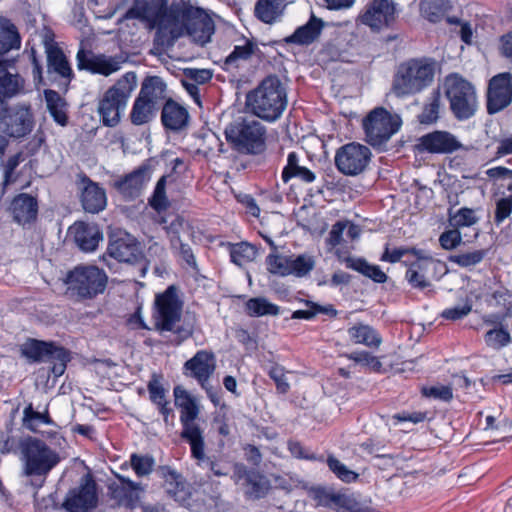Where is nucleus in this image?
Returning a JSON list of instances; mask_svg holds the SVG:
<instances>
[{"instance_id": "nucleus-52", "label": "nucleus", "mask_w": 512, "mask_h": 512, "mask_svg": "<svg viewBox=\"0 0 512 512\" xmlns=\"http://www.w3.org/2000/svg\"><path fill=\"white\" fill-rule=\"evenodd\" d=\"M166 181V176H162L158 180L153 195L149 199L150 206L157 211L158 215L162 214L169 206V201L166 196Z\"/></svg>"}, {"instance_id": "nucleus-2", "label": "nucleus", "mask_w": 512, "mask_h": 512, "mask_svg": "<svg viewBox=\"0 0 512 512\" xmlns=\"http://www.w3.org/2000/svg\"><path fill=\"white\" fill-rule=\"evenodd\" d=\"M22 475L32 478L31 484L41 487L47 475L60 463L59 453L39 438L27 437L19 444Z\"/></svg>"}, {"instance_id": "nucleus-19", "label": "nucleus", "mask_w": 512, "mask_h": 512, "mask_svg": "<svg viewBox=\"0 0 512 512\" xmlns=\"http://www.w3.org/2000/svg\"><path fill=\"white\" fill-rule=\"evenodd\" d=\"M419 149L434 154H447L461 148L457 138L447 131H434L419 139Z\"/></svg>"}, {"instance_id": "nucleus-11", "label": "nucleus", "mask_w": 512, "mask_h": 512, "mask_svg": "<svg viewBox=\"0 0 512 512\" xmlns=\"http://www.w3.org/2000/svg\"><path fill=\"white\" fill-rule=\"evenodd\" d=\"M401 126V119L391 115L384 108L372 110L363 120L366 141L373 147H381L388 142Z\"/></svg>"}, {"instance_id": "nucleus-43", "label": "nucleus", "mask_w": 512, "mask_h": 512, "mask_svg": "<svg viewBox=\"0 0 512 512\" xmlns=\"http://www.w3.org/2000/svg\"><path fill=\"white\" fill-rule=\"evenodd\" d=\"M157 107L149 101L138 96L133 104L130 119L134 125L140 126L148 123L155 115Z\"/></svg>"}, {"instance_id": "nucleus-62", "label": "nucleus", "mask_w": 512, "mask_h": 512, "mask_svg": "<svg viewBox=\"0 0 512 512\" xmlns=\"http://www.w3.org/2000/svg\"><path fill=\"white\" fill-rule=\"evenodd\" d=\"M472 310V304L470 301H465V303L461 305H457L455 307L447 308L442 313L441 316L447 320H459L467 316Z\"/></svg>"}, {"instance_id": "nucleus-35", "label": "nucleus", "mask_w": 512, "mask_h": 512, "mask_svg": "<svg viewBox=\"0 0 512 512\" xmlns=\"http://www.w3.org/2000/svg\"><path fill=\"white\" fill-rule=\"evenodd\" d=\"M349 339L354 344H362L370 348H378L382 343L379 333L370 325L355 323L347 330Z\"/></svg>"}, {"instance_id": "nucleus-9", "label": "nucleus", "mask_w": 512, "mask_h": 512, "mask_svg": "<svg viewBox=\"0 0 512 512\" xmlns=\"http://www.w3.org/2000/svg\"><path fill=\"white\" fill-rule=\"evenodd\" d=\"M175 405L181 408V423L183 429L181 437L186 440L191 447L192 456L198 461L205 460V444L203 432L194 422L199 410L197 404L190 394L181 387L174 389Z\"/></svg>"}, {"instance_id": "nucleus-8", "label": "nucleus", "mask_w": 512, "mask_h": 512, "mask_svg": "<svg viewBox=\"0 0 512 512\" xmlns=\"http://www.w3.org/2000/svg\"><path fill=\"white\" fill-rule=\"evenodd\" d=\"M181 314L182 302L175 286L171 285L163 293L156 295L153 312L156 330L174 332L182 338L189 337L192 328L179 326Z\"/></svg>"}, {"instance_id": "nucleus-37", "label": "nucleus", "mask_w": 512, "mask_h": 512, "mask_svg": "<svg viewBox=\"0 0 512 512\" xmlns=\"http://www.w3.org/2000/svg\"><path fill=\"white\" fill-rule=\"evenodd\" d=\"M166 85L158 76H151L144 80L138 96L158 107L165 98Z\"/></svg>"}, {"instance_id": "nucleus-44", "label": "nucleus", "mask_w": 512, "mask_h": 512, "mask_svg": "<svg viewBox=\"0 0 512 512\" xmlns=\"http://www.w3.org/2000/svg\"><path fill=\"white\" fill-rule=\"evenodd\" d=\"M246 486V496L254 500L264 498L271 488L270 481L257 471L251 472Z\"/></svg>"}, {"instance_id": "nucleus-27", "label": "nucleus", "mask_w": 512, "mask_h": 512, "mask_svg": "<svg viewBox=\"0 0 512 512\" xmlns=\"http://www.w3.org/2000/svg\"><path fill=\"white\" fill-rule=\"evenodd\" d=\"M432 268H434V262L431 257H419L407 269L406 280L413 288L424 289L430 287V271Z\"/></svg>"}, {"instance_id": "nucleus-49", "label": "nucleus", "mask_w": 512, "mask_h": 512, "mask_svg": "<svg viewBox=\"0 0 512 512\" xmlns=\"http://www.w3.org/2000/svg\"><path fill=\"white\" fill-rule=\"evenodd\" d=\"M256 48L253 42L245 40L243 45H236L234 47L233 51L227 56L225 65L227 68L238 67L239 61L248 60L254 54Z\"/></svg>"}, {"instance_id": "nucleus-39", "label": "nucleus", "mask_w": 512, "mask_h": 512, "mask_svg": "<svg viewBox=\"0 0 512 512\" xmlns=\"http://www.w3.org/2000/svg\"><path fill=\"white\" fill-rule=\"evenodd\" d=\"M347 268L358 271L364 276L377 283H384L387 280L386 274L377 265H371L361 258L347 257L344 259Z\"/></svg>"}, {"instance_id": "nucleus-56", "label": "nucleus", "mask_w": 512, "mask_h": 512, "mask_svg": "<svg viewBox=\"0 0 512 512\" xmlns=\"http://www.w3.org/2000/svg\"><path fill=\"white\" fill-rule=\"evenodd\" d=\"M130 463L135 473L141 477L149 475L152 472L155 461L153 457L148 455L132 454Z\"/></svg>"}, {"instance_id": "nucleus-41", "label": "nucleus", "mask_w": 512, "mask_h": 512, "mask_svg": "<svg viewBox=\"0 0 512 512\" xmlns=\"http://www.w3.org/2000/svg\"><path fill=\"white\" fill-rule=\"evenodd\" d=\"M44 95L47 109L54 121L61 126H65L67 124L68 117L66 114V103L64 99L58 92L50 89L45 90Z\"/></svg>"}, {"instance_id": "nucleus-1", "label": "nucleus", "mask_w": 512, "mask_h": 512, "mask_svg": "<svg viewBox=\"0 0 512 512\" xmlns=\"http://www.w3.org/2000/svg\"><path fill=\"white\" fill-rule=\"evenodd\" d=\"M170 19L173 23L167 20V24L162 27L164 48L172 47L184 35L204 45L214 33V23L210 16L203 9L189 3H173Z\"/></svg>"}, {"instance_id": "nucleus-7", "label": "nucleus", "mask_w": 512, "mask_h": 512, "mask_svg": "<svg viewBox=\"0 0 512 512\" xmlns=\"http://www.w3.org/2000/svg\"><path fill=\"white\" fill-rule=\"evenodd\" d=\"M136 86V74L127 72L104 93L98 104V113L105 126L114 127L120 122L131 93Z\"/></svg>"}, {"instance_id": "nucleus-24", "label": "nucleus", "mask_w": 512, "mask_h": 512, "mask_svg": "<svg viewBox=\"0 0 512 512\" xmlns=\"http://www.w3.org/2000/svg\"><path fill=\"white\" fill-rule=\"evenodd\" d=\"M70 233L73 234L79 248L85 252L94 251L102 239V234L96 224L82 221L75 222L70 227Z\"/></svg>"}, {"instance_id": "nucleus-18", "label": "nucleus", "mask_w": 512, "mask_h": 512, "mask_svg": "<svg viewBox=\"0 0 512 512\" xmlns=\"http://www.w3.org/2000/svg\"><path fill=\"white\" fill-rule=\"evenodd\" d=\"M97 503L96 485L86 479L79 487L72 489L64 502V507L69 512H88Z\"/></svg>"}, {"instance_id": "nucleus-26", "label": "nucleus", "mask_w": 512, "mask_h": 512, "mask_svg": "<svg viewBox=\"0 0 512 512\" xmlns=\"http://www.w3.org/2000/svg\"><path fill=\"white\" fill-rule=\"evenodd\" d=\"M155 221L163 226V229L166 231L170 240L172 248L177 247L178 242H180L183 236L190 237L192 235L191 226L179 215L159 214L155 218Z\"/></svg>"}, {"instance_id": "nucleus-40", "label": "nucleus", "mask_w": 512, "mask_h": 512, "mask_svg": "<svg viewBox=\"0 0 512 512\" xmlns=\"http://www.w3.org/2000/svg\"><path fill=\"white\" fill-rule=\"evenodd\" d=\"M420 13L431 23H437L443 19L451 8L449 0H420Z\"/></svg>"}, {"instance_id": "nucleus-59", "label": "nucleus", "mask_w": 512, "mask_h": 512, "mask_svg": "<svg viewBox=\"0 0 512 512\" xmlns=\"http://www.w3.org/2000/svg\"><path fill=\"white\" fill-rule=\"evenodd\" d=\"M462 242V236L458 229L444 231L439 237V243L445 250H452Z\"/></svg>"}, {"instance_id": "nucleus-48", "label": "nucleus", "mask_w": 512, "mask_h": 512, "mask_svg": "<svg viewBox=\"0 0 512 512\" xmlns=\"http://www.w3.org/2000/svg\"><path fill=\"white\" fill-rule=\"evenodd\" d=\"M267 270L275 275L288 276L291 275V256L271 253L266 257Z\"/></svg>"}, {"instance_id": "nucleus-3", "label": "nucleus", "mask_w": 512, "mask_h": 512, "mask_svg": "<svg viewBox=\"0 0 512 512\" xmlns=\"http://www.w3.org/2000/svg\"><path fill=\"white\" fill-rule=\"evenodd\" d=\"M287 106L284 86L276 76L266 77L254 90L246 96V108L253 115L275 121Z\"/></svg>"}, {"instance_id": "nucleus-31", "label": "nucleus", "mask_w": 512, "mask_h": 512, "mask_svg": "<svg viewBox=\"0 0 512 512\" xmlns=\"http://www.w3.org/2000/svg\"><path fill=\"white\" fill-rule=\"evenodd\" d=\"M161 120L165 128L179 131L187 126L189 114L186 108L173 100H168L163 106Z\"/></svg>"}, {"instance_id": "nucleus-46", "label": "nucleus", "mask_w": 512, "mask_h": 512, "mask_svg": "<svg viewBox=\"0 0 512 512\" xmlns=\"http://www.w3.org/2000/svg\"><path fill=\"white\" fill-rule=\"evenodd\" d=\"M41 424H52L48 409L44 412H38L33 409L32 404H29L23 411V426L32 432H36Z\"/></svg>"}, {"instance_id": "nucleus-32", "label": "nucleus", "mask_w": 512, "mask_h": 512, "mask_svg": "<svg viewBox=\"0 0 512 512\" xmlns=\"http://www.w3.org/2000/svg\"><path fill=\"white\" fill-rule=\"evenodd\" d=\"M10 209L16 222L26 224L36 218L37 200L29 194L22 193L13 199Z\"/></svg>"}, {"instance_id": "nucleus-45", "label": "nucleus", "mask_w": 512, "mask_h": 512, "mask_svg": "<svg viewBox=\"0 0 512 512\" xmlns=\"http://www.w3.org/2000/svg\"><path fill=\"white\" fill-rule=\"evenodd\" d=\"M246 311L251 317H260L264 315H278L279 307L270 303L266 298H251L246 302Z\"/></svg>"}, {"instance_id": "nucleus-55", "label": "nucleus", "mask_w": 512, "mask_h": 512, "mask_svg": "<svg viewBox=\"0 0 512 512\" xmlns=\"http://www.w3.org/2000/svg\"><path fill=\"white\" fill-rule=\"evenodd\" d=\"M329 469L343 482L351 483L358 478V474L348 469L343 463L333 456L327 459Z\"/></svg>"}, {"instance_id": "nucleus-17", "label": "nucleus", "mask_w": 512, "mask_h": 512, "mask_svg": "<svg viewBox=\"0 0 512 512\" xmlns=\"http://www.w3.org/2000/svg\"><path fill=\"white\" fill-rule=\"evenodd\" d=\"M512 102V75L500 73L489 81L487 92V110L490 114L497 113Z\"/></svg>"}, {"instance_id": "nucleus-12", "label": "nucleus", "mask_w": 512, "mask_h": 512, "mask_svg": "<svg viewBox=\"0 0 512 512\" xmlns=\"http://www.w3.org/2000/svg\"><path fill=\"white\" fill-rule=\"evenodd\" d=\"M128 14L134 18L145 20L156 28L155 41L164 47L162 27L167 24V20H171L172 4L167 7V0H135Z\"/></svg>"}, {"instance_id": "nucleus-30", "label": "nucleus", "mask_w": 512, "mask_h": 512, "mask_svg": "<svg viewBox=\"0 0 512 512\" xmlns=\"http://www.w3.org/2000/svg\"><path fill=\"white\" fill-rule=\"evenodd\" d=\"M21 47V37L16 25L8 18L0 16V69L3 68L2 57Z\"/></svg>"}, {"instance_id": "nucleus-51", "label": "nucleus", "mask_w": 512, "mask_h": 512, "mask_svg": "<svg viewBox=\"0 0 512 512\" xmlns=\"http://www.w3.org/2000/svg\"><path fill=\"white\" fill-rule=\"evenodd\" d=\"M440 94L438 91L432 93L429 102L424 105L422 112L418 115L421 124H433L439 118Z\"/></svg>"}, {"instance_id": "nucleus-23", "label": "nucleus", "mask_w": 512, "mask_h": 512, "mask_svg": "<svg viewBox=\"0 0 512 512\" xmlns=\"http://www.w3.org/2000/svg\"><path fill=\"white\" fill-rule=\"evenodd\" d=\"M120 483L109 485L111 497L117 501L118 505L133 508L140 500L142 488L139 484L132 482L122 476H118Z\"/></svg>"}, {"instance_id": "nucleus-22", "label": "nucleus", "mask_w": 512, "mask_h": 512, "mask_svg": "<svg viewBox=\"0 0 512 512\" xmlns=\"http://www.w3.org/2000/svg\"><path fill=\"white\" fill-rule=\"evenodd\" d=\"M151 178L150 168L141 166L124 178L115 181V188L127 198L137 197Z\"/></svg>"}, {"instance_id": "nucleus-25", "label": "nucleus", "mask_w": 512, "mask_h": 512, "mask_svg": "<svg viewBox=\"0 0 512 512\" xmlns=\"http://www.w3.org/2000/svg\"><path fill=\"white\" fill-rule=\"evenodd\" d=\"M184 367L190 370L192 376L204 387L215 370L214 355L206 350H200L186 361Z\"/></svg>"}, {"instance_id": "nucleus-61", "label": "nucleus", "mask_w": 512, "mask_h": 512, "mask_svg": "<svg viewBox=\"0 0 512 512\" xmlns=\"http://www.w3.org/2000/svg\"><path fill=\"white\" fill-rule=\"evenodd\" d=\"M269 376L275 382L278 392L285 394L289 391L290 385L283 367L278 365L271 367Z\"/></svg>"}, {"instance_id": "nucleus-14", "label": "nucleus", "mask_w": 512, "mask_h": 512, "mask_svg": "<svg viewBox=\"0 0 512 512\" xmlns=\"http://www.w3.org/2000/svg\"><path fill=\"white\" fill-rule=\"evenodd\" d=\"M370 159L371 151L367 146L349 143L337 150L335 164L342 174L356 176L366 169Z\"/></svg>"}, {"instance_id": "nucleus-54", "label": "nucleus", "mask_w": 512, "mask_h": 512, "mask_svg": "<svg viewBox=\"0 0 512 512\" xmlns=\"http://www.w3.org/2000/svg\"><path fill=\"white\" fill-rule=\"evenodd\" d=\"M484 338L487 346L495 350H500L511 342L509 332L503 328L487 331Z\"/></svg>"}, {"instance_id": "nucleus-6", "label": "nucleus", "mask_w": 512, "mask_h": 512, "mask_svg": "<svg viewBox=\"0 0 512 512\" xmlns=\"http://www.w3.org/2000/svg\"><path fill=\"white\" fill-rule=\"evenodd\" d=\"M66 293L78 300H91L103 294L108 283L106 272L95 265H77L64 279Z\"/></svg>"}, {"instance_id": "nucleus-4", "label": "nucleus", "mask_w": 512, "mask_h": 512, "mask_svg": "<svg viewBox=\"0 0 512 512\" xmlns=\"http://www.w3.org/2000/svg\"><path fill=\"white\" fill-rule=\"evenodd\" d=\"M224 133L232 149L240 154L256 155L266 148V128L255 119L238 117L226 126Z\"/></svg>"}, {"instance_id": "nucleus-36", "label": "nucleus", "mask_w": 512, "mask_h": 512, "mask_svg": "<svg viewBox=\"0 0 512 512\" xmlns=\"http://www.w3.org/2000/svg\"><path fill=\"white\" fill-rule=\"evenodd\" d=\"M281 178L284 183H287L291 178H299L305 183H311L315 180V174L308 168L299 164L298 155L291 152L287 157V165L282 171Z\"/></svg>"}, {"instance_id": "nucleus-53", "label": "nucleus", "mask_w": 512, "mask_h": 512, "mask_svg": "<svg viewBox=\"0 0 512 512\" xmlns=\"http://www.w3.org/2000/svg\"><path fill=\"white\" fill-rule=\"evenodd\" d=\"M315 267V259L311 255L301 254L291 256V275L296 277H304L308 275Z\"/></svg>"}, {"instance_id": "nucleus-33", "label": "nucleus", "mask_w": 512, "mask_h": 512, "mask_svg": "<svg viewBox=\"0 0 512 512\" xmlns=\"http://www.w3.org/2000/svg\"><path fill=\"white\" fill-rule=\"evenodd\" d=\"M323 27L324 22L322 19L312 14L309 21L305 25L298 27L285 41L287 43L309 45L319 38Z\"/></svg>"}, {"instance_id": "nucleus-5", "label": "nucleus", "mask_w": 512, "mask_h": 512, "mask_svg": "<svg viewBox=\"0 0 512 512\" xmlns=\"http://www.w3.org/2000/svg\"><path fill=\"white\" fill-rule=\"evenodd\" d=\"M434 63L426 59H412L400 64L394 74L391 92L405 97L421 92L434 79Z\"/></svg>"}, {"instance_id": "nucleus-47", "label": "nucleus", "mask_w": 512, "mask_h": 512, "mask_svg": "<svg viewBox=\"0 0 512 512\" xmlns=\"http://www.w3.org/2000/svg\"><path fill=\"white\" fill-rule=\"evenodd\" d=\"M486 255V249H478L450 255L448 261L462 268H471L480 264Z\"/></svg>"}, {"instance_id": "nucleus-34", "label": "nucleus", "mask_w": 512, "mask_h": 512, "mask_svg": "<svg viewBox=\"0 0 512 512\" xmlns=\"http://www.w3.org/2000/svg\"><path fill=\"white\" fill-rule=\"evenodd\" d=\"M46 54L48 73H55L61 78L70 81L73 73L63 51L55 45H47Z\"/></svg>"}, {"instance_id": "nucleus-28", "label": "nucleus", "mask_w": 512, "mask_h": 512, "mask_svg": "<svg viewBox=\"0 0 512 512\" xmlns=\"http://www.w3.org/2000/svg\"><path fill=\"white\" fill-rule=\"evenodd\" d=\"M26 92V81L20 74L6 71L0 75V108Z\"/></svg>"}, {"instance_id": "nucleus-10", "label": "nucleus", "mask_w": 512, "mask_h": 512, "mask_svg": "<svg viewBox=\"0 0 512 512\" xmlns=\"http://www.w3.org/2000/svg\"><path fill=\"white\" fill-rule=\"evenodd\" d=\"M444 94L450 109L458 120L472 117L478 107L475 87L457 73L449 74L443 83Z\"/></svg>"}, {"instance_id": "nucleus-38", "label": "nucleus", "mask_w": 512, "mask_h": 512, "mask_svg": "<svg viewBox=\"0 0 512 512\" xmlns=\"http://www.w3.org/2000/svg\"><path fill=\"white\" fill-rule=\"evenodd\" d=\"M286 0H258L255 5L256 17L264 23L271 24L282 14Z\"/></svg>"}, {"instance_id": "nucleus-60", "label": "nucleus", "mask_w": 512, "mask_h": 512, "mask_svg": "<svg viewBox=\"0 0 512 512\" xmlns=\"http://www.w3.org/2000/svg\"><path fill=\"white\" fill-rule=\"evenodd\" d=\"M312 494L318 506L332 508L337 492L323 487H316L312 489Z\"/></svg>"}, {"instance_id": "nucleus-57", "label": "nucleus", "mask_w": 512, "mask_h": 512, "mask_svg": "<svg viewBox=\"0 0 512 512\" xmlns=\"http://www.w3.org/2000/svg\"><path fill=\"white\" fill-rule=\"evenodd\" d=\"M422 394L425 397L433 398L441 401H450L453 398L452 388L445 385H436L430 387H423Z\"/></svg>"}, {"instance_id": "nucleus-64", "label": "nucleus", "mask_w": 512, "mask_h": 512, "mask_svg": "<svg viewBox=\"0 0 512 512\" xmlns=\"http://www.w3.org/2000/svg\"><path fill=\"white\" fill-rule=\"evenodd\" d=\"M185 508L190 512H214L211 504H207L205 497L199 492H194L193 497H191Z\"/></svg>"}, {"instance_id": "nucleus-15", "label": "nucleus", "mask_w": 512, "mask_h": 512, "mask_svg": "<svg viewBox=\"0 0 512 512\" xmlns=\"http://www.w3.org/2000/svg\"><path fill=\"white\" fill-rule=\"evenodd\" d=\"M359 20L371 30L380 31L395 20V5L391 0H371L359 15Z\"/></svg>"}, {"instance_id": "nucleus-29", "label": "nucleus", "mask_w": 512, "mask_h": 512, "mask_svg": "<svg viewBox=\"0 0 512 512\" xmlns=\"http://www.w3.org/2000/svg\"><path fill=\"white\" fill-rule=\"evenodd\" d=\"M81 202L85 211L98 213L106 206V194L104 189L88 178L82 180Z\"/></svg>"}, {"instance_id": "nucleus-58", "label": "nucleus", "mask_w": 512, "mask_h": 512, "mask_svg": "<svg viewBox=\"0 0 512 512\" xmlns=\"http://www.w3.org/2000/svg\"><path fill=\"white\" fill-rule=\"evenodd\" d=\"M478 217L475 215V211L470 208L459 209L454 216L452 221L454 226L458 227H470L478 222Z\"/></svg>"}, {"instance_id": "nucleus-42", "label": "nucleus", "mask_w": 512, "mask_h": 512, "mask_svg": "<svg viewBox=\"0 0 512 512\" xmlns=\"http://www.w3.org/2000/svg\"><path fill=\"white\" fill-rule=\"evenodd\" d=\"M169 476L171 481L167 483L166 491L168 495L173 498L181 506L185 507L193 497L194 492H191L189 487L181 480L180 475L175 472H170Z\"/></svg>"}, {"instance_id": "nucleus-13", "label": "nucleus", "mask_w": 512, "mask_h": 512, "mask_svg": "<svg viewBox=\"0 0 512 512\" xmlns=\"http://www.w3.org/2000/svg\"><path fill=\"white\" fill-rule=\"evenodd\" d=\"M34 117L30 104L17 103L0 113V128L10 138H23L31 133Z\"/></svg>"}, {"instance_id": "nucleus-20", "label": "nucleus", "mask_w": 512, "mask_h": 512, "mask_svg": "<svg viewBox=\"0 0 512 512\" xmlns=\"http://www.w3.org/2000/svg\"><path fill=\"white\" fill-rule=\"evenodd\" d=\"M21 355L31 362H46L52 358H64V348L53 343L29 340L21 346Z\"/></svg>"}, {"instance_id": "nucleus-21", "label": "nucleus", "mask_w": 512, "mask_h": 512, "mask_svg": "<svg viewBox=\"0 0 512 512\" xmlns=\"http://www.w3.org/2000/svg\"><path fill=\"white\" fill-rule=\"evenodd\" d=\"M107 250L111 257L120 262L134 263L141 258L136 240L127 233L112 238Z\"/></svg>"}, {"instance_id": "nucleus-63", "label": "nucleus", "mask_w": 512, "mask_h": 512, "mask_svg": "<svg viewBox=\"0 0 512 512\" xmlns=\"http://www.w3.org/2000/svg\"><path fill=\"white\" fill-rule=\"evenodd\" d=\"M23 161H24L23 152H17L16 154L8 157V159L3 163L4 184H8L12 180L15 169Z\"/></svg>"}, {"instance_id": "nucleus-50", "label": "nucleus", "mask_w": 512, "mask_h": 512, "mask_svg": "<svg viewBox=\"0 0 512 512\" xmlns=\"http://www.w3.org/2000/svg\"><path fill=\"white\" fill-rule=\"evenodd\" d=\"M256 254L257 252L255 247L247 242L235 244L230 250L231 260L238 266H242L245 263L254 260Z\"/></svg>"}, {"instance_id": "nucleus-16", "label": "nucleus", "mask_w": 512, "mask_h": 512, "mask_svg": "<svg viewBox=\"0 0 512 512\" xmlns=\"http://www.w3.org/2000/svg\"><path fill=\"white\" fill-rule=\"evenodd\" d=\"M76 60L78 69L106 77L119 71L123 62L120 57L95 54L84 49L77 52Z\"/></svg>"}]
</instances>
